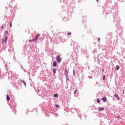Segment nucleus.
Masks as SVG:
<instances>
[{
	"label": "nucleus",
	"mask_w": 125,
	"mask_h": 125,
	"mask_svg": "<svg viewBox=\"0 0 125 125\" xmlns=\"http://www.w3.org/2000/svg\"><path fill=\"white\" fill-rule=\"evenodd\" d=\"M114 96L115 97H117L118 100H120V97H119V95H118V94H115Z\"/></svg>",
	"instance_id": "obj_8"
},
{
	"label": "nucleus",
	"mask_w": 125,
	"mask_h": 125,
	"mask_svg": "<svg viewBox=\"0 0 125 125\" xmlns=\"http://www.w3.org/2000/svg\"><path fill=\"white\" fill-rule=\"evenodd\" d=\"M103 72H104L105 70H104V69H102Z\"/></svg>",
	"instance_id": "obj_27"
},
{
	"label": "nucleus",
	"mask_w": 125,
	"mask_h": 125,
	"mask_svg": "<svg viewBox=\"0 0 125 125\" xmlns=\"http://www.w3.org/2000/svg\"><path fill=\"white\" fill-rule=\"evenodd\" d=\"M53 65L54 67H56L57 66V62L56 61L54 62Z\"/></svg>",
	"instance_id": "obj_5"
},
{
	"label": "nucleus",
	"mask_w": 125,
	"mask_h": 125,
	"mask_svg": "<svg viewBox=\"0 0 125 125\" xmlns=\"http://www.w3.org/2000/svg\"><path fill=\"white\" fill-rule=\"evenodd\" d=\"M100 38H98V42H100Z\"/></svg>",
	"instance_id": "obj_25"
},
{
	"label": "nucleus",
	"mask_w": 125,
	"mask_h": 125,
	"mask_svg": "<svg viewBox=\"0 0 125 125\" xmlns=\"http://www.w3.org/2000/svg\"><path fill=\"white\" fill-rule=\"evenodd\" d=\"M12 27V23L11 22L10 23V28H11Z\"/></svg>",
	"instance_id": "obj_21"
},
{
	"label": "nucleus",
	"mask_w": 125,
	"mask_h": 125,
	"mask_svg": "<svg viewBox=\"0 0 125 125\" xmlns=\"http://www.w3.org/2000/svg\"><path fill=\"white\" fill-rule=\"evenodd\" d=\"M53 71L54 75H55V74L56 73V69L55 68H53Z\"/></svg>",
	"instance_id": "obj_10"
},
{
	"label": "nucleus",
	"mask_w": 125,
	"mask_h": 125,
	"mask_svg": "<svg viewBox=\"0 0 125 125\" xmlns=\"http://www.w3.org/2000/svg\"><path fill=\"white\" fill-rule=\"evenodd\" d=\"M40 34L36 35L35 37L33 39L30 40L29 42H37V41H38V38H39V36H40Z\"/></svg>",
	"instance_id": "obj_1"
},
{
	"label": "nucleus",
	"mask_w": 125,
	"mask_h": 125,
	"mask_svg": "<svg viewBox=\"0 0 125 125\" xmlns=\"http://www.w3.org/2000/svg\"><path fill=\"white\" fill-rule=\"evenodd\" d=\"M120 69V66L119 65H116L115 67V70L118 71Z\"/></svg>",
	"instance_id": "obj_9"
},
{
	"label": "nucleus",
	"mask_w": 125,
	"mask_h": 125,
	"mask_svg": "<svg viewBox=\"0 0 125 125\" xmlns=\"http://www.w3.org/2000/svg\"><path fill=\"white\" fill-rule=\"evenodd\" d=\"M114 23H118V21H114Z\"/></svg>",
	"instance_id": "obj_24"
},
{
	"label": "nucleus",
	"mask_w": 125,
	"mask_h": 125,
	"mask_svg": "<svg viewBox=\"0 0 125 125\" xmlns=\"http://www.w3.org/2000/svg\"><path fill=\"white\" fill-rule=\"evenodd\" d=\"M56 60L58 62V63H60V62H61V58L59 55H57L56 56Z\"/></svg>",
	"instance_id": "obj_2"
},
{
	"label": "nucleus",
	"mask_w": 125,
	"mask_h": 125,
	"mask_svg": "<svg viewBox=\"0 0 125 125\" xmlns=\"http://www.w3.org/2000/svg\"><path fill=\"white\" fill-rule=\"evenodd\" d=\"M1 29H2V30L3 29V25H2Z\"/></svg>",
	"instance_id": "obj_26"
},
{
	"label": "nucleus",
	"mask_w": 125,
	"mask_h": 125,
	"mask_svg": "<svg viewBox=\"0 0 125 125\" xmlns=\"http://www.w3.org/2000/svg\"><path fill=\"white\" fill-rule=\"evenodd\" d=\"M97 102L98 103H100V100H99V99H97Z\"/></svg>",
	"instance_id": "obj_20"
},
{
	"label": "nucleus",
	"mask_w": 125,
	"mask_h": 125,
	"mask_svg": "<svg viewBox=\"0 0 125 125\" xmlns=\"http://www.w3.org/2000/svg\"><path fill=\"white\" fill-rule=\"evenodd\" d=\"M57 116H58V115H57V114H56V117H57Z\"/></svg>",
	"instance_id": "obj_28"
},
{
	"label": "nucleus",
	"mask_w": 125,
	"mask_h": 125,
	"mask_svg": "<svg viewBox=\"0 0 125 125\" xmlns=\"http://www.w3.org/2000/svg\"><path fill=\"white\" fill-rule=\"evenodd\" d=\"M56 108H58L59 107V105L58 104H56Z\"/></svg>",
	"instance_id": "obj_23"
},
{
	"label": "nucleus",
	"mask_w": 125,
	"mask_h": 125,
	"mask_svg": "<svg viewBox=\"0 0 125 125\" xmlns=\"http://www.w3.org/2000/svg\"><path fill=\"white\" fill-rule=\"evenodd\" d=\"M5 75H10V74H11V71H9L8 73L5 72Z\"/></svg>",
	"instance_id": "obj_16"
},
{
	"label": "nucleus",
	"mask_w": 125,
	"mask_h": 125,
	"mask_svg": "<svg viewBox=\"0 0 125 125\" xmlns=\"http://www.w3.org/2000/svg\"><path fill=\"white\" fill-rule=\"evenodd\" d=\"M65 79L66 81H69V76H68V75H65Z\"/></svg>",
	"instance_id": "obj_11"
},
{
	"label": "nucleus",
	"mask_w": 125,
	"mask_h": 125,
	"mask_svg": "<svg viewBox=\"0 0 125 125\" xmlns=\"http://www.w3.org/2000/svg\"><path fill=\"white\" fill-rule=\"evenodd\" d=\"M123 93H124V91H123Z\"/></svg>",
	"instance_id": "obj_32"
},
{
	"label": "nucleus",
	"mask_w": 125,
	"mask_h": 125,
	"mask_svg": "<svg viewBox=\"0 0 125 125\" xmlns=\"http://www.w3.org/2000/svg\"><path fill=\"white\" fill-rule=\"evenodd\" d=\"M97 0V1H98V0Z\"/></svg>",
	"instance_id": "obj_30"
},
{
	"label": "nucleus",
	"mask_w": 125,
	"mask_h": 125,
	"mask_svg": "<svg viewBox=\"0 0 125 125\" xmlns=\"http://www.w3.org/2000/svg\"><path fill=\"white\" fill-rule=\"evenodd\" d=\"M64 73L65 74V75H68V73H69V71H68V70H67V69H65Z\"/></svg>",
	"instance_id": "obj_6"
},
{
	"label": "nucleus",
	"mask_w": 125,
	"mask_h": 125,
	"mask_svg": "<svg viewBox=\"0 0 125 125\" xmlns=\"http://www.w3.org/2000/svg\"><path fill=\"white\" fill-rule=\"evenodd\" d=\"M102 100L104 102H106L107 101V98L106 97H104L102 98Z\"/></svg>",
	"instance_id": "obj_7"
},
{
	"label": "nucleus",
	"mask_w": 125,
	"mask_h": 125,
	"mask_svg": "<svg viewBox=\"0 0 125 125\" xmlns=\"http://www.w3.org/2000/svg\"><path fill=\"white\" fill-rule=\"evenodd\" d=\"M105 79H106V76H105V75H104V76H103V80L104 81Z\"/></svg>",
	"instance_id": "obj_19"
},
{
	"label": "nucleus",
	"mask_w": 125,
	"mask_h": 125,
	"mask_svg": "<svg viewBox=\"0 0 125 125\" xmlns=\"http://www.w3.org/2000/svg\"><path fill=\"white\" fill-rule=\"evenodd\" d=\"M38 91H40V90H38Z\"/></svg>",
	"instance_id": "obj_31"
},
{
	"label": "nucleus",
	"mask_w": 125,
	"mask_h": 125,
	"mask_svg": "<svg viewBox=\"0 0 125 125\" xmlns=\"http://www.w3.org/2000/svg\"><path fill=\"white\" fill-rule=\"evenodd\" d=\"M7 100H8V101H9V100H10V98H9V96L8 95V94L7 95Z\"/></svg>",
	"instance_id": "obj_12"
},
{
	"label": "nucleus",
	"mask_w": 125,
	"mask_h": 125,
	"mask_svg": "<svg viewBox=\"0 0 125 125\" xmlns=\"http://www.w3.org/2000/svg\"><path fill=\"white\" fill-rule=\"evenodd\" d=\"M8 34V31H6L5 32V34H4V37H5V36H6V35Z\"/></svg>",
	"instance_id": "obj_15"
},
{
	"label": "nucleus",
	"mask_w": 125,
	"mask_h": 125,
	"mask_svg": "<svg viewBox=\"0 0 125 125\" xmlns=\"http://www.w3.org/2000/svg\"><path fill=\"white\" fill-rule=\"evenodd\" d=\"M7 42V36H4V39H2V42L3 43V42Z\"/></svg>",
	"instance_id": "obj_3"
},
{
	"label": "nucleus",
	"mask_w": 125,
	"mask_h": 125,
	"mask_svg": "<svg viewBox=\"0 0 125 125\" xmlns=\"http://www.w3.org/2000/svg\"><path fill=\"white\" fill-rule=\"evenodd\" d=\"M67 35H68V36H71V35H72V33H71V32H68V33H67Z\"/></svg>",
	"instance_id": "obj_18"
},
{
	"label": "nucleus",
	"mask_w": 125,
	"mask_h": 125,
	"mask_svg": "<svg viewBox=\"0 0 125 125\" xmlns=\"http://www.w3.org/2000/svg\"><path fill=\"white\" fill-rule=\"evenodd\" d=\"M96 83H98V82H96Z\"/></svg>",
	"instance_id": "obj_29"
},
{
	"label": "nucleus",
	"mask_w": 125,
	"mask_h": 125,
	"mask_svg": "<svg viewBox=\"0 0 125 125\" xmlns=\"http://www.w3.org/2000/svg\"><path fill=\"white\" fill-rule=\"evenodd\" d=\"M105 108L104 107H98V110L99 112H101V111H104Z\"/></svg>",
	"instance_id": "obj_4"
},
{
	"label": "nucleus",
	"mask_w": 125,
	"mask_h": 125,
	"mask_svg": "<svg viewBox=\"0 0 125 125\" xmlns=\"http://www.w3.org/2000/svg\"><path fill=\"white\" fill-rule=\"evenodd\" d=\"M21 83H23L24 85H25V86H27V85H26V82H25V81H21Z\"/></svg>",
	"instance_id": "obj_13"
},
{
	"label": "nucleus",
	"mask_w": 125,
	"mask_h": 125,
	"mask_svg": "<svg viewBox=\"0 0 125 125\" xmlns=\"http://www.w3.org/2000/svg\"><path fill=\"white\" fill-rule=\"evenodd\" d=\"M73 75H74V76H76V73H75V70H73Z\"/></svg>",
	"instance_id": "obj_17"
},
{
	"label": "nucleus",
	"mask_w": 125,
	"mask_h": 125,
	"mask_svg": "<svg viewBox=\"0 0 125 125\" xmlns=\"http://www.w3.org/2000/svg\"><path fill=\"white\" fill-rule=\"evenodd\" d=\"M54 97L58 98L59 96V95H58V94H54Z\"/></svg>",
	"instance_id": "obj_14"
},
{
	"label": "nucleus",
	"mask_w": 125,
	"mask_h": 125,
	"mask_svg": "<svg viewBox=\"0 0 125 125\" xmlns=\"http://www.w3.org/2000/svg\"><path fill=\"white\" fill-rule=\"evenodd\" d=\"M78 91V90H75V91H74V94H76V93H77V91Z\"/></svg>",
	"instance_id": "obj_22"
}]
</instances>
